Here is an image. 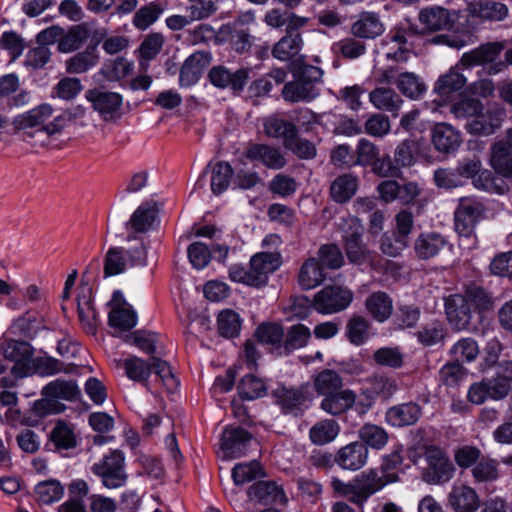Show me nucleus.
<instances>
[{"label": "nucleus", "mask_w": 512, "mask_h": 512, "mask_svg": "<svg viewBox=\"0 0 512 512\" xmlns=\"http://www.w3.org/2000/svg\"><path fill=\"white\" fill-rule=\"evenodd\" d=\"M419 147L418 143L412 139L402 141L395 149L394 162L399 167L412 166L416 161Z\"/></svg>", "instance_id": "obj_61"}, {"label": "nucleus", "mask_w": 512, "mask_h": 512, "mask_svg": "<svg viewBox=\"0 0 512 512\" xmlns=\"http://www.w3.org/2000/svg\"><path fill=\"white\" fill-rule=\"evenodd\" d=\"M164 12V6L160 2H150L139 8L132 20V24L138 30L144 31L153 25Z\"/></svg>", "instance_id": "obj_50"}, {"label": "nucleus", "mask_w": 512, "mask_h": 512, "mask_svg": "<svg viewBox=\"0 0 512 512\" xmlns=\"http://www.w3.org/2000/svg\"><path fill=\"white\" fill-rule=\"evenodd\" d=\"M109 305L111 310L108 315V322L111 327L127 331L136 326L137 313L125 300L122 292L115 291Z\"/></svg>", "instance_id": "obj_16"}, {"label": "nucleus", "mask_w": 512, "mask_h": 512, "mask_svg": "<svg viewBox=\"0 0 512 512\" xmlns=\"http://www.w3.org/2000/svg\"><path fill=\"white\" fill-rule=\"evenodd\" d=\"M489 165L497 175L512 182V149L504 140L491 145Z\"/></svg>", "instance_id": "obj_23"}, {"label": "nucleus", "mask_w": 512, "mask_h": 512, "mask_svg": "<svg viewBox=\"0 0 512 512\" xmlns=\"http://www.w3.org/2000/svg\"><path fill=\"white\" fill-rule=\"evenodd\" d=\"M353 300V293L341 286H326L312 300V308L323 315L338 313L346 309Z\"/></svg>", "instance_id": "obj_10"}, {"label": "nucleus", "mask_w": 512, "mask_h": 512, "mask_svg": "<svg viewBox=\"0 0 512 512\" xmlns=\"http://www.w3.org/2000/svg\"><path fill=\"white\" fill-rule=\"evenodd\" d=\"M503 46L499 43H487L481 45L462 55L459 65L462 69H468L474 66H484L491 64L487 70L489 75H495L501 72L506 64L502 61L496 62L499 58Z\"/></svg>", "instance_id": "obj_11"}, {"label": "nucleus", "mask_w": 512, "mask_h": 512, "mask_svg": "<svg viewBox=\"0 0 512 512\" xmlns=\"http://www.w3.org/2000/svg\"><path fill=\"white\" fill-rule=\"evenodd\" d=\"M128 241L137 240L134 248L111 247L105 256L104 274L106 277L123 273L127 266H143L147 262V251L142 239L129 235Z\"/></svg>", "instance_id": "obj_4"}, {"label": "nucleus", "mask_w": 512, "mask_h": 512, "mask_svg": "<svg viewBox=\"0 0 512 512\" xmlns=\"http://www.w3.org/2000/svg\"><path fill=\"white\" fill-rule=\"evenodd\" d=\"M38 327L45 331L55 328V317L46 294L34 286V336Z\"/></svg>", "instance_id": "obj_30"}, {"label": "nucleus", "mask_w": 512, "mask_h": 512, "mask_svg": "<svg viewBox=\"0 0 512 512\" xmlns=\"http://www.w3.org/2000/svg\"><path fill=\"white\" fill-rule=\"evenodd\" d=\"M79 389L72 381L54 380L42 389V395L47 400L63 399L72 401L79 396Z\"/></svg>", "instance_id": "obj_44"}, {"label": "nucleus", "mask_w": 512, "mask_h": 512, "mask_svg": "<svg viewBox=\"0 0 512 512\" xmlns=\"http://www.w3.org/2000/svg\"><path fill=\"white\" fill-rule=\"evenodd\" d=\"M313 386L317 394L326 397L343 387V379L336 371L324 369L314 376Z\"/></svg>", "instance_id": "obj_45"}, {"label": "nucleus", "mask_w": 512, "mask_h": 512, "mask_svg": "<svg viewBox=\"0 0 512 512\" xmlns=\"http://www.w3.org/2000/svg\"><path fill=\"white\" fill-rule=\"evenodd\" d=\"M445 336V326L440 322H432L424 325L416 332L417 340L425 347L443 343Z\"/></svg>", "instance_id": "obj_56"}, {"label": "nucleus", "mask_w": 512, "mask_h": 512, "mask_svg": "<svg viewBox=\"0 0 512 512\" xmlns=\"http://www.w3.org/2000/svg\"><path fill=\"white\" fill-rule=\"evenodd\" d=\"M245 157L251 161H258L273 170H280L287 164L285 155L280 148L266 144L250 145L245 151Z\"/></svg>", "instance_id": "obj_22"}, {"label": "nucleus", "mask_w": 512, "mask_h": 512, "mask_svg": "<svg viewBox=\"0 0 512 512\" xmlns=\"http://www.w3.org/2000/svg\"><path fill=\"white\" fill-rule=\"evenodd\" d=\"M427 467L423 480L428 484H443L452 479L455 467L448 456L439 448L430 447L425 452Z\"/></svg>", "instance_id": "obj_13"}, {"label": "nucleus", "mask_w": 512, "mask_h": 512, "mask_svg": "<svg viewBox=\"0 0 512 512\" xmlns=\"http://www.w3.org/2000/svg\"><path fill=\"white\" fill-rule=\"evenodd\" d=\"M396 86L399 91L406 97L417 99L426 90V85L413 72H403L396 79Z\"/></svg>", "instance_id": "obj_53"}, {"label": "nucleus", "mask_w": 512, "mask_h": 512, "mask_svg": "<svg viewBox=\"0 0 512 512\" xmlns=\"http://www.w3.org/2000/svg\"><path fill=\"white\" fill-rule=\"evenodd\" d=\"M133 68V62L124 57H117L105 61L99 70V74L109 82H116L128 77L133 72Z\"/></svg>", "instance_id": "obj_41"}, {"label": "nucleus", "mask_w": 512, "mask_h": 512, "mask_svg": "<svg viewBox=\"0 0 512 512\" xmlns=\"http://www.w3.org/2000/svg\"><path fill=\"white\" fill-rule=\"evenodd\" d=\"M421 416V408L415 403H405L391 407L386 413L388 422L397 427L412 425Z\"/></svg>", "instance_id": "obj_36"}, {"label": "nucleus", "mask_w": 512, "mask_h": 512, "mask_svg": "<svg viewBox=\"0 0 512 512\" xmlns=\"http://www.w3.org/2000/svg\"><path fill=\"white\" fill-rule=\"evenodd\" d=\"M217 43L229 42L237 53L248 51L252 46L251 35L248 30L237 28L231 24L220 27L216 36Z\"/></svg>", "instance_id": "obj_29"}, {"label": "nucleus", "mask_w": 512, "mask_h": 512, "mask_svg": "<svg viewBox=\"0 0 512 512\" xmlns=\"http://www.w3.org/2000/svg\"><path fill=\"white\" fill-rule=\"evenodd\" d=\"M505 115V109L498 104L489 105L486 109L483 107L464 128L471 135L490 136L500 129Z\"/></svg>", "instance_id": "obj_14"}, {"label": "nucleus", "mask_w": 512, "mask_h": 512, "mask_svg": "<svg viewBox=\"0 0 512 512\" xmlns=\"http://www.w3.org/2000/svg\"><path fill=\"white\" fill-rule=\"evenodd\" d=\"M255 337L260 343L271 346L272 350H276L278 354L282 353L284 331L280 325L262 324L257 328Z\"/></svg>", "instance_id": "obj_49"}, {"label": "nucleus", "mask_w": 512, "mask_h": 512, "mask_svg": "<svg viewBox=\"0 0 512 512\" xmlns=\"http://www.w3.org/2000/svg\"><path fill=\"white\" fill-rule=\"evenodd\" d=\"M303 47L301 35L283 36L272 48V55L280 61H288L296 56Z\"/></svg>", "instance_id": "obj_46"}, {"label": "nucleus", "mask_w": 512, "mask_h": 512, "mask_svg": "<svg viewBox=\"0 0 512 512\" xmlns=\"http://www.w3.org/2000/svg\"><path fill=\"white\" fill-rule=\"evenodd\" d=\"M83 90L80 79L75 77L62 78L53 88V96L64 101L74 100Z\"/></svg>", "instance_id": "obj_62"}, {"label": "nucleus", "mask_w": 512, "mask_h": 512, "mask_svg": "<svg viewBox=\"0 0 512 512\" xmlns=\"http://www.w3.org/2000/svg\"><path fill=\"white\" fill-rule=\"evenodd\" d=\"M124 454L115 450L104 458L94 463L91 471L102 480V484L108 489H116L125 485L127 474L124 470Z\"/></svg>", "instance_id": "obj_8"}, {"label": "nucleus", "mask_w": 512, "mask_h": 512, "mask_svg": "<svg viewBox=\"0 0 512 512\" xmlns=\"http://www.w3.org/2000/svg\"><path fill=\"white\" fill-rule=\"evenodd\" d=\"M450 247L445 236L438 232H424L418 235L414 243V251L418 258L428 260Z\"/></svg>", "instance_id": "obj_24"}, {"label": "nucleus", "mask_w": 512, "mask_h": 512, "mask_svg": "<svg viewBox=\"0 0 512 512\" xmlns=\"http://www.w3.org/2000/svg\"><path fill=\"white\" fill-rule=\"evenodd\" d=\"M461 296L479 314L490 311L493 308L494 301L492 295L477 283L471 282L465 285L464 293Z\"/></svg>", "instance_id": "obj_33"}, {"label": "nucleus", "mask_w": 512, "mask_h": 512, "mask_svg": "<svg viewBox=\"0 0 512 512\" xmlns=\"http://www.w3.org/2000/svg\"><path fill=\"white\" fill-rule=\"evenodd\" d=\"M250 71L248 68H241L232 72L224 65H217L210 69L208 79L216 88H228L233 92L239 93L243 91L249 79Z\"/></svg>", "instance_id": "obj_15"}, {"label": "nucleus", "mask_w": 512, "mask_h": 512, "mask_svg": "<svg viewBox=\"0 0 512 512\" xmlns=\"http://www.w3.org/2000/svg\"><path fill=\"white\" fill-rule=\"evenodd\" d=\"M333 49L346 59H356L365 54L366 45L360 38L346 37L336 42Z\"/></svg>", "instance_id": "obj_64"}, {"label": "nucleus", "mask_w": 512, "mask_h": 512, "mask_svg": "<svg viewBox=\"0 0 512 512\" xmlns=\"http://www.w3.org/2000/svg\"><path fill=\"white\" fill-rule=\"evenodd\" d=\"M264 132L268 137L283 139L284 146L297 134L296 125L282 118L271 116L264 120Z\"/></svg>", "instance_id": "obj_43"}, {"label": "nucleus", "mask_w": 512, "mask_h": 512, "mask_svg": "<svg viewBox=\"0 0 512 512\" xmlns=\"http://www.w3.org/2000/svg\"><path fill=\"white\" fill-rule=\"evenodd\" d=\"M77 310L82 328L88 334H95L98 326V315L94 307L90 290L87 289L78 295Z\"/></svg>", "instance_id": "obj_32"}, {"label": "nucleus", "mask_w": 512, "mask_h": 512, "mask_svg": "<svg viewBox=\"0 0 512 512\" xmlns=\"http://www.w3.org/2000/svg\"><path fill=\"white\" fill-rule=\"evenodd\" d=\"M92 109L105 122H116L122 117L123 96L118 92L92 88L85 93Z\"/></svg>", "instance_id": "obj_7"}, {"label": "nucleus", "mask_w": 512, "mask_h": 512, "mask_svg": "<svg viewBox=\"0 0 512 512\" xmlns=\"http://www.w3.org/2000/svg\"><path fill=\"white\" fill-rule=\"evenodd\" d=\"M186 13L196 21L207 20L219 9L217 0H186Z\"/></svg>", "instance_id": "obj_58"}, {"label": "nucleus", "mask_w": 512, "mask_h": 512, "mask_svg": "<svg viewBox=\"0 0 512 512\" xmlns=\"http://www.w3.org/2000/svg\"><path fill=\"white\" fill-rule=\"evenodd\" d=\"M367 457V447L360 442H352L338 451L335 462L343 469L355 471L366 464Z\"/></svg>", "instance_id": "obj_26"}, {"label": "nucleus", "mask_w": 512, "mask_h": 512, "mask_svg": "<svg viewBox=\"0 0 512 512\" xmlns=\"http://www.w3.org/2000/svg\"><path fill=\"white\" fill-rule=\"evenodd\" d=\"M338 228L343 232L344 249L348 259L353 263H362L367 250L362 243L363 227L355 216L340 218Z\"/></svg>", "instance_id": "obj_9"}, {"label": "nucleus", "mask_w": 512, "mask_h": 512, "mask_svg": "<svg viewBox=\"0 0 512 512\" xmlns=\"http://www.w3.org/2000/svg\"><path fill=\"white\" fill-rule=\"evenodd\" d=\"M292 73L294 80L286 83L282 89V97L285 101L311 102L320 94L317 84L322 79V69L309 64H300L295 65Z\"/></svg>", "instance_id": "obj_3"}, {"label": "nucleus", "mask_w": 512, "mask_h": 512, "mask_svg": "<svg viewBox=\"0 0 512 512\" xmlns=\"http://www.w3.org/2000/svg\"><path fill=\"white\" fill-rule=\"evenodd\" d=\"M233 175L234 170L228 162H216L211 167L210 187L212 193L217 196L224 193L229 188Z\"/></svg>", "instance_id": "obj_42"}, {"label": "nucleus", "mask_w": 512, "mask_h": 512, "mask_svg": "<svg viewBox=\"0 0 512 512\" xmlns=\"http://www.w3.org/2000/svg\"><path fill=\"white\" fill-rule=\"evenodd\" d=\"M383 32V25L375 13L366 12L352 24L351 33L360 39H374Z\"/></svg>", "instance_id": "obj_35"}, {"label": "nucleus", "mask_w": 512, "mask_h": 512, "mask_svg": "<svg viewBox=\"0 0 512 512\" xmlns=\"http://www.w3.org/2000/svg\"><path fill=\"white\" fill-rule=\"evenodd\" d=\"M248 497L251 501L263 505L273 503L285 504L287 497L283 489L272 481H259L248 489Z\"/></svg>", "instance_id": "obj_25"}, {"label": "nucleus", "mask_w": 512, "mask_h": 512, "mask_svg": "<svg viewBox=\"0 0 512 512\" xmlns=\"http://www.w3.org/2000/svg\"><path fill=\"white\" fill-rule=\"evenodd\" d=\"M85 113L86 108L83 105H77L72 109L64 111L61 115L55 117L52 122L48 123L47 126L38 129V131H46L47 135L51 136L61 131L69 121L84 117Z\"/></svg>", "instance_id": "obj_57"}, {"label": "nucleus", "mask_w": 512, "mask_h": 512, "mask_svg": "<svg viewBox=\"0 0 512 512\" xmlns=\"http://www.w3.org/2000/svg\"><path fill=\"white\" fill-rule=\"evenodd\" d=\"M3 355L6 359L14 361L12 367L13 377H2L0 386L2 388H11L16 384L17 379H21L30 375L32 348L29 343L24 341L9 340L3 347Z\"/></svg>", "instance_id": "obj_6"}, {"label": "nucleus", "mask_w": 512, "mask_h": 512, "mask_svg": "<svg viewBox=\"0 0 512 512\" xmlns=\"http://www.w3.org/2000/svg\"><path fill=\"white\" fill-rule=\"evenodd\" d=\"M483 103L475 98L466 97L454 102L450 107V113L455 119L469 124L477 113L481 112Z\"/></svg>", "instance_id": "obj_51"}, {"label": "nucleus", "mask_w": 512, "mask_h": 512, "mask_svg": "<svg viewBox=\"0 0 512 512\" xmlns=\"http://www.w3.org/2000/svg\"><path fill=\"white\" fill-rule=\"evenodd\" d=\"M157 217L155 204H141L130 217L127 225L137 233H145L153 226Z\"/></svg>", "instance_id": "obj_39"}, {"label": "nucleus", "mask_w": 512, "mask_h": 512, "mask_svg": "<svg viewBox=\"0 0 512 512\" xmlns=\"http://www.w3.org/2000/svg\"><path fill=\"white\" fill-rule=\"evenodd\" d=\"M418 20L423 27V32L413 24H405L397 26L389 33L385 40V45L389 48L388 59L398 62L407 61L409 49L424 32L449 30L454 25L452 13L440 6L423 8L419 12Z\"/></svg>", "instance_id": "obj_1"}, {"label": "nucleus", "mask_w": 512, "mask_h": 512, "mask_svg": "<svg viewBox=\"0 0 512 512\" xmlns=\"http://www.w3.org/2000/svg\"><path fill=\"white\" fill-rule=\"evenodd\" d=\"M251 435L241 427H227L222 433L221 451L224 459H235L243 456Z\"/></svg>", "instance_id": "obj_17"}, {"label": "nucleus", "mask_w": 512, "mask_h": 512, "mask_svg": "<svg viewBox=\"0 0 512 512\" xmlns=\"http://www.w3.org/2000/svg\"><path fill=\"white\" fill-rule=\"evenodd\" d=\"M238 393L242 399L254 400L265 395L266 386L263 380L253 375H247L241 379Z\"/></svg>", "instance_id": "obj_63"}, {"label": "nucleus", "mask_w": 512, "mask_h": 512, "mask_svg": "<svg viewBox=\"0 0 512 512\" xmlns=\"http://www.w3.org/2000/svg\"><path fill=\"white\" fill-rule=\"evenodd\" d=\"M99 60L95 48L77 53L65 62L66 71L70 74H82L94 67Z\"/></svg>", "instance_id": "obj_52"}, {"label": "nucleus", "mask_w": 512, "mask_h": 512, "mask_svg": "<svg viewBox=\"0 0 512 512\" xmlns=\"http://www.w3.org/2000/svg\"><path fill=\"white\" fill-rule=\"evenodd\" d=\"M356 401V393L351 389H339L326 395L320 403V408L329 415L339 416L352 407Z\"/></svg>", "instance_id": "obj_27"}, {"label": "nucleus", "mask_w": 512, "mask_h": 512, "mask_svg": "<svg viewBox=\"0 0 512 512\" xmlns=\"http://www.w3.org/2000/svg\"><path fill=\"white\" fill-rule=\"evenodd\" d=\"M472 476L476 482H490L498 478V463L496 460L482 456L473 466Z\"/></svg>", "instance_id": "obj_59"}, {"label": "nucleus", "mask_w": 512, "mask_h": 512, "mask_svg": "<svg viewBox=\"0 0 512 512\" xmlns=\"http://www.w3.org/2000/svg\"><path fill=\"white\" fill-rule=\"evenodd\" d=\"M461 65L456 64L446 74L442 75L434 86V91L440 96H449L459 91L466 84V77L459 72Z\"/></svg>", "instance_id": "obj_40"}, {"label": "nucleus", "mask_w": 512, "mask_h": 512, "mask_svg": "<svg viewBox=\"0 0 512 512\" xmlns=\"http://www.w3.org/2000/svg\"><path fill=\"white\" fill-rule=\"evenodd\" d=\"M365 307L369 314L378 322L386 321L393 311L391 298L381 291L372 293L366 299Z\"/></svg>", "instance_id": "obj_38"}, {"label": "nucleus", "mask_w": 512, "mask_h": 512, "mask_svg": "<svg viewBox=\"0 0 512 512\" xmlns=\"http://www.w3.org/2000/svg\"><path fill=\"white\" fill-rule=\"evenodd\" d=\"M339 424L332 419L315 423L309 430V437L315 445H325L332 442L339 434Z\"/></svg>", "instance_id": "obj_47"}, {"label": "nucleus", "mask_w": 512, "mask_h": 512, "mask_svg": "<svg viewBox=\"0 0 512 512\" xmlns=\"http://www.w3.org/2000/svg\"><path fill=\"white\" fill-rule=\"evenodd\" d=\"M358 186L359 180L356 175L342 174L331 183L330 196L336 203H345L356 194Z\"/></svg>", "instance_id": "obj_34"}, {"label": "nucleus", "mask_w": 512, "mask_h": 512, "mask_svg": "<svg viewBox=\"0 0 512 512\" xmlns=\"http://www.w3.org/2000/svg\"><path fill=\"white\" fill-rule=\"evenodd\" d=\"M444 304L450 325L458 331L467 329L472 320V311L461 294L449 295Z\"/></svg>", "instance_id": "obj_19"}, {"label": "nucleus", "mask_w": 512, "mask_h": 512, "mask_svg": "<svg viewBox=\"0 0 512 512\" xmlns=\"http://www.w3.org/2000/svg\"><path fill=\"white\" fill-rule=\"evenodd\" d=\"M474 188L488 193L503 195L509 187L490 170L481 168L472 180Z\"/></svg>", "instance_id": "obj_48"}, {"label": "nucleus", "mask_w": 512, "mask_h": 512, "mask_svg": "<svg viewBox=\"0 0 512 512\" xmlns=\"http://www.w3.org/2000/svg\"><path fill=\"white\" fill-rule=\"evenodd\" d=\"M402 463V457L398 452L387 455L382 462L381 469H369L357 475L352 481L345 483L338 478H333L331 485L333 490L350 502L362 507L364 503L376 492L386 485L398 481V475L390 470Z\"/></svg>", "instance_id": "obj_2"}, {"label": "nucleus", "mask_w": 512, "mask_h": 512, "mask_svg": "<svg viewBox=\"0 0 512 512\" xmlns=\"http://www.w3.org/2000/svg\"><path fill=\"white\" fill-rule=\"evenodd\" d=\"M311 337L310 329L303 324H296L289 328L283 340V351L290 353L307 345Z\"/></svg>", "instance_id": "obj_55"}, {"label": "nucleus", "mask_w": 512, "mask_h": 512, "mask_svg": "<svg viewBox=\"0 0 512 512\" xmlns=\"http://www.w3.org/2000/svg\"><path fill=\"white\" fill-rule=\"evenodd\" d=\"M359 438L361 439L360 443L366 447L370 446L373 449L380 450L388 442V433L378 425L367 423L359 429Z\"/></svg>", "instance_id": "obj_54"}, {"label": "nucleus", "mask_w": 512, "mask_h": 512, "mask_svg": "<svg viewBox=\"0 0 512 512\" xmlns=\"http://www.w3.org/2000/svg\"><path fill=\"white\" fill-rule=\"evenodd\" d=\"M431 142L438 152L449 154L460 147L462 139L460 132L451 124L440 122L431 129Z\"/></svg>", "instance_id": "obj_21"}, {"label": "nucleus", "mask_w": 512, "mask_h": 512, "mask_svg": "<svg viewBox=\"0 0 512 512\" xmlns=\"http://www.w3.org/2000/svg\"><path fill=\"white\" fill-rule=\"evenodd\" d=\"M468 11L473 16L490 21H501L508 15L505 4L493 1L472 2L468 6Z\"/></svg>", "instance_id": "obj_37"}, {"label": "nucleus", "mask_w": 512, "mask_h": 512, "mask_svg": "<svg viewBox=\"0 0 512 512\" xmlns=\"http://www.w3.org/2000/svg\"><path fill=\"white\" fill-rule=\"evenodd\" d=\"M370 103L378 110L387 111L394 116L400 111L404 101L393 90L388 87H377L369 93Z\"/></svg>", "instance_id": "obj_31"}, {"label": "nucleus", "mask_w": 512, "mask_h": 512, "mask_svg": "<svg viewBox=\"0 0 512 512\" xmlns=\"http://www.w3.org/2000/svg\"><path fill=\"white\" fill-rule=\"evenodd\" d=\"M88 38V31L76 26L68 31L67 34L61 36L58 42V50L63 53H69L78 50Z\"/></svg>", "instance_id": "obj_60"}, {"label": "nucleus", "mask_w": 512, "mask_h": 512, "mask_svg": "<svg viewBox=\"0 0 512 512\" xmlns=\"http://www.w3.org/2000/svg\"><path fill=\"white\" fill-rule=\"evenodd\" d=\"M275 403L285 414L300 415L311 401L309 385L299 387L279 386L272 392Z\"/></svg>", "instance_id": "obj_12"}, {"label": "nucleus", "mask_w": 512, "mask_h": 512, "mask_svg": "<svg viewBox=\"0 0 512 512\" xmlns=\"http://www.w3.org/2000/svg\"><path fill=\"white\" fill-rule=\"evenodd\" d=\"M281 265V256L278 253L262 252L254 255L250 260V272L254 287L264 286L269 274Z\"/></svg>", "instance_id": "obj_18"}, {"label": "nucleus", "mask_w": 512, "mask_h": 512, "mask_svg": "<svg viewBox=\"0 0 512 512\" xmlns=\"http://www.w3.org/2000/svg\"><path fill=\"white\" fill-rule=\"evenodd\" d=\"M325 278L326 275L319 260L309 257L299 269L297 282L302 290H312L321 285Z\"/></svg>", "instance_id": "obj_28"}, {"label": "nucleus", "mask_w": 512, "mask_h": 512, "mask_svg": "<svg viewBox=\"0 0 512 512\" xmlns=\"http://www.w3.org/2000/svg\"><path fill=\"white\" fill-rule=\"evenodd\" d=\"M447 503L454 512H476L480 506V498L472 487L454 484L447 496Z\"/></svg>", "instance_id": "obj_20"}, {"label": "nucleus", "mask_w": 512, "mask_h": 512, "mask_svg": "<svg viewBox=\"0 0 512 512\" xmlns=\"http://www.w3.org/2000/svg\"><path fill=\"white\" fill-rule=\"evenodd\" d=\"M487 206L485 201L475 195L461 197L454 212L456 232L463 237H470L477 224L485 218Z\"/></svg>", "instance_id": "obj_5"}]
</instances>
